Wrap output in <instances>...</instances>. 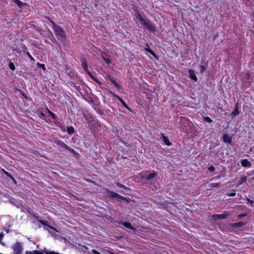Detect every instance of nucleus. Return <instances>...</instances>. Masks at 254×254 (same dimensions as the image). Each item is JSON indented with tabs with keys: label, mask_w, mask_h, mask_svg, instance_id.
<instances>
[{
	"label": "nucleus",
	"mask_w": 254,
	"mask_h": 254,
	"mask_svg": "<svg viewBox=\"0 0 254 254\" xmlns=\"http://www.w3.org/2000/svg\"><path fill=\"white\" fill-rule=\"evenodd\" d=\"M26 54L31 60L34 61V59L32 58V57L31 56L29 52H26Z\"/></svg>",
	"instance_id": "34"
},
{
	"label": "nucleus",
	"mask_w": 254,
	"mask_h": 254,
	"mask_svg": "<svg viewBox=\"0 0 254 254\" xmlns=\"http://www.w3.org/2000/svg\"><path fill=\"white\" fill-rule=\"evenodd\" d=\"M163 141L167 145L170 146L171 145V143L169 141L168 138L162 134Z\"/></svg>",
	"instance_id": "13"
},
{
	"label": "nucleus",
	"mask_w": 254,
	"mask_h": 254,
	"mask_svg": "<svg viewBox=\"0 0 254 254\" xmlns=\"http://www.w3.org/2000/svg\"><path fill=\"white\" fill-rule=\"evenodd\" d=\"M109 79L117 88H120V86L119 84L115 80H114L112 78H111V77H109Z\"/></svg>",
	"instance_id": "17"
},
{
	"label": "nucleus",
	"mask_w": 254,
	"mask_h": 254,
	"mask_svg": "<svg viewBox=\"0 0 254 254\" xmlns=\"http://www.w3.org/2000/svg\"><path fill=\"white\" fill-rule=\"evenodd\" d=\"M66 149L68 150L69 151H71L72 153H74L75 152L74 149L69 147L68 146V148H66Z\"/></svg>",
	"instance_id": "36"
},
{
	"label": "nucleus",
	"mask_w": 254,
	"mask_h": 254,
	"mask_svg": "<svg viewBox=\"0 0 254 254\" xmlns=\"http://www.w3.org/2000/svg\"><path fill=\"white\" fill-rule=\"evenodd\" d=\"M22 48L23 49V52L25 53H26V52H27L26 51H27V48H26V47L24 45H22Z\"/></svg>",
	"instance_id": "39"
},
{
	"label": "nucleus",
	"mask_w": 254,
	"mask_h": 254,
	"mask_svg": "<svg viewBox=\"0 0 254 254\" xmlns=\"http://www.w3.org/2000/svg\"><path fill=\"white\" fill-rule=\"evenodd\" d=\"M87 182H90V183H94V182L91 180H86Z\"/></svg>",
	"instance_id": "46"
},
{
	"label": "nucleus",
	"mask_w": 254,
	"mask_h": 254,
	"mask_svg": "<svg viewBox=\"0 0 254 254\" xmlns=\"http://www.w3.org/2000/svg\"><path fill=\"white\" fill-rule=\"evenodd\" d=\"M39 221H40V222L41 223V224H42V225H45V226H48L49 228H51V229H54V230H55V229H54L53 227H51V226H50L48 225V222H47V221H43V220H40Z\"/></svg>",
	"instance_id": "20"
},
{
	"label": "nucleus",
	"mask_w": 254,
	"mask_h": 254,
	"mask_svg": "<svg viewBox=\"0 0 254 254\" xmlns=\"http://www.w3.org/2000/svg\"><path fill=\"white\" fill-rule=\"evenodd\" d=\"M13 2L16 3L20 8L22 6L27 5L26 3H24L19 0H13Z\"/></svg>",
	"instance_id": "10"
},
{
	"label": "nucleus",
	"mask_w": 254,
	"mask_h": 254,
	"mask_svg": "<svg viewBox=\"0 0 254 254\" xmlns=\"http://www.w3.org/2000/svg\"><path fill=\"white\" fill-rule=\"evenodd\" d=\"M101 56H102V58H103V60H104V59L106 58L105 56L106 55L104 53H102Z\"/></svg>",
	"instance_id": "44"
},
{
	"label": "nucleus",
	"mask_w": 254,
	"mask_h": 254,
	"mask_svg": "<svg viewBox=\"0 0 254 254\" xmlns=\"http://www.w3.org/2000/svg\"><path fill=\"white\" fill-rule=\"evenodd\" d=\"M35 253H36V254H43V253H42V252H40L38 251H35ZM46 254H47L46 253H45Z\"/></svg>",
	"instance_id": "43"
},
{
	"label": "nucleus",
	"mask_w": 254,
	"mask_h": 254,
	"mask_svg": "<svg viewBox=\"0 0 254 254\" xmlns=\"http://www.w3.org/2000/svg\"><path fill=\"white\" fill-rule=\"evenodd\" d=\"M67 131L69 134H72L74 132V128L72 127H67Z\"/></svg>",
	"instance_id": "18"
},
{
	"label": "nucleus",
	"mask_w": 254,
	"mask_h": 254,
	"mask_svg": "<svg viewBox=\"0 0 254 254\" xmlns=\"http://www.w3.org/2000/svg\"><path fill=\"white\" fill-rule=\"evenodd\" d=\"M88 75L91 77L92 78L94 79L95 81H96L98 83H100V82L97 80V79H96L94 77V76L92 75V74L91 73V72H90L88 70L87 71H86Z\"/></svg>",
	"instance_id": "24"
},
{
	"label": "nucleus",
	"mask_w": 254,
	"mask_h": 254,
	"mask_svg": "<svg viewBox=\"0 0 254 254\" xmlns=\"http://www.w3.org/2000/svg\"><path fill=\"white\" fill-rule=\"evenodd\" d=\"M189 74L190 77L191 79H192L194 81H196L197 80V78L195 75L194 71L193 69H189Z\"/></svg>",
	"instance_id": "7"
},
{
	"label": "nucleus",
	"mask_w": 254,
	"mask_h": 254,
	"mask_svg": "<svg viewBox=\"0 0 254 254\" xmlns=\"http://www.w3.org/2000/svg\"><path fill=\"white\" fill-rule=\"evenodd\" d=\"M156 173H151L149 175L146 176L145 177V179L146 180L149 181L150 180H151V179L154 178L156 176Z\"/></svg>",
	"instance_id": "12"
},
{
	"label": "nucleus",
	"mask_w": 254,
	"mask_h": 254,
	"mask_svg": "<svg viewBox=\"0 0 254 254\" xmlns=\"http://www.w3.org/2000/svg\"><path fill=\"white\" fill-rule=\"evenodd\" d=\"M246 215V214H241L238 216L239 219H241L243 217H245Z\"/></svg>",
	"instance_id": "37"
},
{
	"label": "nucleus",
	"mask_w": 254,
	"mask_h": 254,
	"mask_svg": "<svg viewBox=\"0 0 254 254\" xmlns=\"http://www.w3.org/2000/svg\"><path fill=\"white\" fill-rule=\"evenodd\" d=\"M245 225V223H243V222H239V223H235L233 224V226L234 227H235V228H237V227H242V226L244 225Z\"/></svg>",
	"instance_id": "23"
},
{
	"label": "nucleus",
	"mask_w": 254,
	"mask_h": 254,
	"mask_svg": "<svg viewBox=\"0 0 254 254\" xmlns=\"http://www.w3.org/2000/svg\"><path fill=\"white\" fill-rule=\"evenodd\" d=\"M223 140L225 143L231 144L232 142V138L228 134H225L223 136Z\"/></svg>",
	"instance_id": "6"
},
{
	"label": "nucleus",
	"mask_w": 254,
	"mask_h": 254,
	"mask_svg": "<svg viewBox=\"0 0 254 254\" xmlns=\"http://www.w3.org/2000/svg\"><path fill=\"white\" fill-rule=\"evenodd\" d=\"M25 254H36V253H35V251H34L32 252H30V253L27 252Z\"/></svg>",
	"instance_id": "45"
},
{
	"label": "nucleus",
	"mask_w": 254,
	"mask_h": 254,
	"mask_svg": "<svg viewBox=\"0 0 254 254\" xmlns=\"http://www.w3.org/2000/svg\"><path fill=\"white\" fill-rule=\"evenodd\" d=\"M208 170L210 172H213L215 171V168L213 166H211L208 168Z\"/></svg>",
	"instance_id": "31"
},
{
	"label": "nucleus",
	"mask_w": 254,
	"mask_h": 254,
	"mask_svg": "<svg viewBox=\"0 0 254 254\" xmlns=\"http://www.w3.org/2000/svg\"><path fill=\"white\" fill-rule=\"evenodd\" d=\"M246 177H243L238 182V185H241L243 183L245 182L246 181Z\"/></svg>",
	"instance_id": "22"
},
{
	"label": "nucleus",
	"mask_w": 254,
	"mask_h": 254,
	"mask_svg": "<svg viewBox=\"0 0 254 254\" xmlns=\"http://www.w3.org/2000/svg\"><path fill=\"white\" fill-rule=\"evenodd\" d=\"M238 114H239V111H238L237 109H236L234 111H233L231 113V115L232 116H236V115H238Z\"/></svg>",
	"instance_id": "29"
},
{
	"label": "nucleus",
	"mask_w": 254,
	"mask_h": 254,
	"mask_svg": "<svg viewBox=\"0 0 254 254\" xmlns=\"http://www.w3.org/2000/svg\"><path fill=\"white\" fill-rule=\"evenodd\" d=\"M226 194H227L228 196H235V194H236L235 190H232L231 192H227Z\"/></svg>",
	"instance_id": "26"
},
{
	"label": "nucleus",
	"mask_w": 254,
	"mask_h": 254,
	"mask_svg": "<svg viewBox=\"0 0 254 254\" xmlns=\"http://www.w3.org/2000/svg\"><path fill=\"white\" fill-rule=\"evenodd\" d=\"M2 172L4 173V174L7 176L9 178H10L13 182L15 184H16V182L15 181V180L14 179V178L12 177V176L9 174L8 172L4 170L3 169L2 170Z\"/></svg>",
	"instance_id": "9"
},
{
	"label": "nucleus",
	"mask_w": 254,
	"mask_h": 254,
	"mask_svg": "<svg viewBox=\"0 0 254 254\" xmlns=\"http://www.w3.org/2000/svg\"><path fill=\"white\" fill-rule=\"evenodd\" d=\"M105 61V62L107 64H111V61L110 60L108 59H104V60Z\"/></svg>",
	"instance_id": "35"
},
{
	"label": "nucleus",
	"mask_w": 254,
	"mask_h": 254,
	"mask_svg": "<svg viewBox=\"0 0 254 254\" xmlns=\"http://www.w3.org/2000/svg\"><path fill=\"white\" fill-rule=\"evenodd\" d=\"M204 120L207 122H208V123H211L212 122V120L208 117H205L204 118Z\"/></svg>",
	"instance_id": "28"
},
{
	"label": "nucleus",
	"mask_w": 254,
	"mask_h": 254,
	"mask_svg": "<svg viewBox=\"0 0 254 254\" xmlns=\"http://www.w3.org/2000/svg\"><path fill=\"white\" fill-rule=\"evenodd\" d=\"M39 66L42 68L43 69L45 70L46 68L45 65L43 64H39Z\"/></svg>",
	"instance_id": "40"
},
{
	"label": "nucleus",
	"mask_w": 254,
	"mask_h": 254,
	"mask_svg": "<svg viewBox=\"0 0 254 254\" xmlns=\"http://www.w3.org/2000/svg\"><path fill=\"white\" fill-rule=\"evenodd\" d=\"M123 224L125 227L128 229H129L130 230H134V228L131 226V224L129 222H126L123 223Z\"/></svg>",
	"instance_id": "15"
},
{
	"label": "nucleus",
	"mask_w": 254,
	"mask_h": 254,
	"mask_svg": "<svg viewBox=\"0 0 254 254\" xmlns=\"http://www.w3.org/2000/svg\"><path fill=\"white\" fill-rule=\"evenodd\" d=\"M115 96L116 97H117L118 100L121 102V103L123 105V106L126 108L128 110H130V108L128 107V106L127 105V104L120 97H119L117 95H115Z\"/></svg>",
	"instance_id": "11"
},
{
	"label": "nucleus",
	"mask_w": 254,
	"mask_h": 254,
	"mask_svg": "<svg viewBox=\"0 0 254 254\" xmlns=\"http://www.w3.org/2000/svg\"><path fill=\"white\" fill-rule=\"evenodd\" d=\"M12 249L15 254H21L22 248V245L20 243L17 242L15 244H14L12 247Z\"/></svg>",
	"instance_id": "4"
},
{
	"label": "nucleus",
	"mask_w": 254,
	"mask_h": 254,
	"mask_svg": "<svg viewBox=\"0 0 254 254\" xmlns=\"http://www.w3.org/2000/svg\"><path fill=\"white\" fill-rule=\"evenodd\" d=\"M199 67H200V72L202 73V72H203V71H205V67L204 66L201 65Z\"/></svg>",
	"instance_id": "30"
},
{
	"label": "nucleus",
	"mask_w": 254,
	"mask_h": 254,
	"mask_svg": "<svg viewBox=\"0 0 254 254\" xmlns=\"http://www.w3.org/2000/svg\"><path fill=\"white\" fill-rule=\"evenodd\" d=\"M41 115L43 116V117H44V114L43 113H41Z\"/></svg>",
	"instance_id": "47"
},
{
	"label": "nucleus",
	"mask_w": 254,
	"mask_h": 254,
	"mask_svg": "<svg viewBox=\"0 0 254 254\" xmlns=\"http://www.w3.org/2000/svg\"><path fill=\"white\" fill-rule=\"evenodd\" d=\"M57 144L60 145L61 147L64 148H68V146H67L63 141L61 140H58L57 141Z\"/></svg>",
	"instance_id": "14"
},
{
	"label": "nucleus",
	"mask_w": 254,
	"mask_h": 254,
	"mask_svg": "<svg viewBox=\"0 0 254 254\" xmlns=\"http://www.w3.org/2000/svg\"><path fill=\"white\" fill-rule=\"evenodd\" d=\"M247 75L248 76V78H249V74H247Z\"/></svg>",
	"instance_id": "48"
},
{
	"label": "nucleus",
	"mask_w": 254,
	"mask_h": 254,
	"mask_svg": "<svg viewBox=\"0 0 254 254\" xmlns=\"http://www.w3.org/2000/svg\"><path fill=\"white\" fill-rule=\"evenodd\" d=\"M106 191H107V193L112 197L119 198V199H121L123 200H127V198L119 194L118 193H117L113 191L110 190H107Z\"/></svg>",
	"instance_id": "2"
},
{
	"label": "nucleus",
	"mask_w": 254,
	"mask_h": 254,
	"mask_svg": "<svg viewBox=\"0 0 254 254\" xmlns=\"http://www.w3.org/2000/svg\"><path fill=\"white\" fill-rule=\"evenodd\" d=\"M4 235L2 233H0V242L2 245H3V243L1 242V240L2 239Z\"/></svg>",
	"instance_id": "33"
},
{
	"label": "nucleus",
	"mask_w": 254,
	"mask_h": 254,
	"mask_svg": "<svg viewBox=\"0 0 254 254\" xmlns=\"http://www.w3.org/2000/svg\"><path fill=\"white\" fill-rule=\"evenodd\" d=\"M228 216V214H220V215H213L212 216V217H213V219L216 220H218V219H226V218H227Z\"/></svg>",
	"instance_id": "5"
},
{
	"label": "nucleus",
	"mask_w": 254,
	"mask_h": 254,
	"mask_svg": "<svg viewBox=\"0 0 254 254\" xmlns=\"http://www.w3.org/2000/svg\"><path fill=\"white\" fill-rule=\"evenodd\" d=\"M117 186L120 188L124 189L125 190H129V188L124 186L123 184L118 183Z\"/></svg>",
	"instance_id": "21"
},
{
	"label": "nucleus",
	"mask_w": 254,
	"mask_h": 254,
	"mask_svg": "<svg viewBox=\"0 0 254 254\" xmlns=\"http://www.w3.org/2000/svg\"><path fill=\"white\" fill-rule=\"evenodd\" d=\"M210 188L212 189L213 188H218L220 186V183H216V184H211L210 185Z\"/></svg>",
	"instance_id": "25"
},
{
	"label": "nucleus",
	"mask_w": 254,
	"mask_h": 254,
	"mask_svg": "<svg viewBox=\"0 0 254 254\" xmlns=\"http://www.w3.org/2000/svg\"><path fill=\"white\" fill-rule=\"evenodd\" d=\"M246 199H247V200L248 201V202H249V203H250L251 204H252V203L254 202V201H253L252 200L250 199L249 198H248V197H247Z\"/></svg>",
	"instance_id": "38"
},
{
	"label": "nucleus",
	"mask_w": 254,
	"mask_h": 254,
	"mask_svg": "<svg viewBox=\"0 0 254 254\" xmlns=\"http://www.w3.org/2000/svg\"><path fill=\"white\" fill-rule=\"evenodd\" d=\"M241 164L244 167H250L252 165L251 163L247 159H244L241 161Z\"/></svg>",
	"instance_id": "8"
},
{
	"label": "nucleus",
	"mask_w": 254,
	"mask_h": 254,
	"mask_svg": "<svg viewBox=\"0 0 254 254\" xmlns=\"http://www.w3.org/2000/svg\"><path fill=\"white\" fill-rule=\"evenodd\" d=\"M49 113H50V114L51 115V116L52 117H53V118H55V115L53 112H51V111H49Z\"/></svg>",
	"instance_id": "41"
},
{
	"label": "nucleus",
	"mask_w": 254,
	"mask_h": 254,
	"mask_svg": "<svg viewBox=\"0 0 254 254\" xmlns=\"http://www.w3.org/2000/svg\"><path fill=\"white\" fill-rule=\"evenodd\" d=\"M145 50L150 53L154 57L157 59V57L155 54L149 48L148 45H147V48H145Z\"/></svg>",
	"instance_id": "16"
},
{
	"label": "nucleus",
	"mask_w": 254,
	"mask_h": 254,
	"mask_svg": "<svg viewBox=\"0 0 254 254\" xmlns=\"http://www.w3.org/2000/svg\"><path fill=\"white\" fill-rule=\"evenodd\" d=\"M48 19L50 20V22L52 24L54 28L58 26V25H57L53 20H51L49 18H48Z\"/></svg>",
	"instance_id": "32"
},
{
	"label": "nucleus",
	"mask_w": 254,
	"mask_h": 254,
	"mask_svg": "<svg viewBox=\"0 0 254 254\" xmlns=\"http://www.w3.org/2000/svg\"><path fill=\"white\" fill-rule=\"evenodd\" d=\"M82 66L85 71L88 70V66L85 61H82Z\"/></svg>",
	"instance_id": "19"
},
{
	"label": "nucleus",
	"mask_w": 254,
	"mask_h": 254,
	"mask_svg": "<svg viewBox=\"0 0 254 254\" xmlns=\"http://www.w3.org/2000/svg\"><path fill=\"white\" fill-rule=\"evenodd\" d=\"M220 176H218L217 178V179H219V178H220Z\"/></svg>",
	"instance_id": "49"
},
{
	"label": "nucleus",
	"mask_w": 254,
	"mask_h": 254,
	"mask_svg": "<svg viewBox=\"0 0 254 254\" xmlns=\"http://www.w3.org/2000/svg\"><path fill=\"white\" fill-rule=\"evenodd\" d=\"M56 34L62 38H65V35L64 30L59 26H56L54 28Z\"/></svg>",
	"instance_id": "3"
},
{
	"label": "nucleus",
	"mask_w": 254,
	"mask_h": 254,
	"mask_svg": "<svg viewBox=\"0 0 254 254\" xmlns=\"http://www.w3.org/2000/svg\"><path fill=\"white\" fill-rule=\"evenodd\" d=\"M92 252L94 254H102L99 252H98L97 251H96V250H92Z\"/></svg>",
	"instance_id": "42"
},
{
	"label": "nucleus",
	"mask_w": 254,
	"mask_h": 254,
	"mask_svg": "<svg viewBox=\"0 0 254 254\" xmlns=\"http://www.w3.org/2000/svg\"><path fill=\"white\" fill-rule=\"evenodd\" d=\"M253 18L254 19V13L253 14Z\"/></svg>",
	"instance_id": "50"
},
{
	"label": "nucleus",
	"mask_w": 254,
	"mask_h": 254,
	"mask_svg": "<svg viewBox=\"0 0 254 254\" xmlns=\"http://www.w3.org/2000/svg\"><path fill=\"white\" fill-rule=\"evenodd\" d=\"M9 67L12 70H14L15 69V67L14 64L12 63L9 64Z\"/></svg>",
	"instance_id": "27"
},
{
	"label": "nucleus",
	"mask_w": 254,
	"mask_h": 254,
	"mask_svg": "<svg viewBox=\"0 0 254 254\" xmlns=\"http://www.w3.org/2000/svg\"><path fill=\"white\" fill-rule=\"evenodd\" d=\"M137 18L140 21V23L143 24L149 31H155L154 26L148 20L144 19L140 14H137Z\"/></svg>",
	"instance_id": "1"
}]
</instances>
